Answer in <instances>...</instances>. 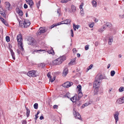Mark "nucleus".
<instances>
[{
  "label": "nucleus",
  "mask_w": 124,
  "mask_h": 124,
  "mask_svg": "<svg viewBox=\"0 0 124 124\" xmlns=\"http://www.w3.org/2000/svg\"><path fill=\"white\" fill-rule=\"evenodd\" d=\"M65 60V56H63L57 58L52 62V64L54 65L61 64Z\"/></svg>",
  "instance_id": "obj_1"
},
{
  "label": "nucleus",
  "mask_w": 124,
  "mask_h": 124,
  "mask_svg": "<svg viewBox=\"0 0 124 124\" xmlns=\"http://www.w3.org/2000/svg\"><path fill=\"white\" fill-rule=\"evenodd\" d=\"M47 30V29L45 27H40L37 31L36 33L37 35H40L41 33H43L46 31Z\"/></svg>",
  "instance_id": "obj_2"
},
{
  "label": "nucleus",
  "mask_w": 124,
  "mask_h": 124,
  "mask_svg": "<svg viewBox=\"0 0 124 124\" xmlns=\"http://www.w3.org/2000/svg\"><path fill=\"white\" fill-rule=\"evenodd\" d=\"M36 71L35 70H31L29 71L27 73V75L29 77H34L36 76Z\"/></svg>",
  "instance_id": "obj_3"
},
{
  "label": "nucleus",
  "mask_w": 124,
  "mask_h": 124,
  "mask_svg": "<svg viewBox=\"0 0 124 124\" xmlns=\"http://www.w3.org/2000/svg\"><path fill=\"white\" fill-rule=\"evenodd\" d=\"M73 113L76 118L80 120L81 119V116L74 109H73Z\"/></svg>",
  "instance_id": "obj_4"
},
{
  "label": "nucleus",
  "mask_w": 124,
  "mask_h": 124,
  "mask_svg": "<svg viewBox=\"0 0 124 124\" xmlns=\"http://www.w3.org/2000/svg\"><path fill=\"white\" fill-rule=\"evenodd\" d=\"M31 24V23L27 19H25L23 23V27L27 28L29 27Z\"/></svg>",
  "instance_id": "obj_5"
},
{
  "label": "nucleus",
  "mask_w": 124,
  "mask_h": 124,
  "mask_svg": "<svg viewBox=\"0 0 124 124\" xmlns=\"http://www.w3.org/2000/svg\"><path fill=\"white\" fill-rule=\"evenodd\" d=\"M100 81L95 79L94 81L93 84V87L96 88H98L100 84Z\"/></svg>",
  "instance_id": "obj_6"
},
{
  "label": "nucleus",
  "mask_w": 124,
  "mask_h": 124,
  "mask_svg": "<svg viewBox=\"0 0 124 124\" xmlns=\"http://www.w3.org/2000/svg\"><path fill=\"white\" fill-rule=\"evenodd\" d=\"M73 84L72 82H67L62 85L65 88H68L70 86Z\"/></svg>",
  "instance_id": "obj_7"
},
{
  "label": "nucleus",
  "mask_w": 124,
  "mask_h": 124,
  "mask_svg": "<svg viewBox=\"0 0 124 124\" xmlns=\"http://www.w3.org/2000/svg\"><path fill=\"white\" fill-rule=\"evenodd\" d=\"M0 14L2 16H3V17L6 18V14L5 13L4 10L1 5H0Z\"/></svg>",
  "instance_id": "obj_8"
},
{
  "label": "nucleus",
  "mask_w": 124,
  "mask_h": 124,
  "mask_svg": "<svg viewBox=\"0 0 124 124\" xmlns=\"http://www.w3.org/2000/svg\"><path fill=\"white\" fill-rule=\"evenodd\" d=\"M5 5L6 8L8 10H10L12 9V8L10 7V5L8 2H6L5 3Z\"/></svg>",
  "instance_id": "obj_9"
},
{
  "label": "nucleus",
  "mask_w": 124,
  "mask_h": 124,
  "mask_svg": "<svg viewBox=\"0 0 124 124\" xmlns=\"http://www.w3.org/2000/svg\"><path fill=\"white\" fill-rule=\"evenodd\" d=\"M119 115V113L118 112H116L115 114L114 115V116L115 119L116 120L115 123L116 124L117 123V121L118 120V115Z\"/></svg>",
  "instance_id": "obj_10"
},
{
  "label": "nucleus",
  "mask_w": 124,
  "mask_h": 124,
  "mask_svg": "<svg viewBox=\"0 0 124 124\" xmlns=\"http://www.w3.org/2000/svg\"><path fill=\"white\" fill-rule=\"evenodd\" d=\"M17 39L18 42V43H19V42L22 43V36L21 35L19 34L18 35L17 37Z\"/></svg>",
  "instance_id": "obj_11"
},
{
  "label": "nucleus",
  "mask_w": 124,
  "mask_h": 124,
  "mask_svg": "<svg viewBox=\"0 0 124 124\" xmlns=\"http://www.w3.org/2000/svg\"><path fill=\"white\" fill-rule=\"evenodd\" d=\"M103 78L102 76L101 75L99 74L96 76L95 79L99 81H100V82H101V80Z\"/></svg>",
  "instance_id": "obj_12"
},
{
  "label": "nucleus",
  "mask_w": 124,
  "mask_h": 124,
  "mask_svg": "<svg viewBox=\"0 0 124 124\" xmlns=\"http://www.w3.org/2000/svg\"><path fill=\"white\" fill-rule=\"evenodd\" d=\"M76 58L75 57L74 58L72 59L70 62L69 63V65H70L75 64H76Z\"/></svg>",
  "instance_id": "obj_13"
},
{
  "label": "nucleus",
  "mask_w": 124,
  "mask_h": 124,
  "mask_svg": "<svg viewBox=\"0 0 124 124\" xmlns=\"http://www.w3.org/2000/svg\"><path fill=\"white\" fill-rule=\"evenodd\" d=\"M26 2L28 3L30 5V8H31L34 4V3L32 0H25Z\"/></svg>",
  "instance_id": "obj_14"
},
{
  "label": "nucleus",
  "mask_w": 124,
  "mask_h": 124,
  "mask_svg": "<svg viewBox=\"0 0 124 124\" xmlns=\"http://www.w3.org/2000/svg\"><path fill=\"white\" fill-rule=\"evenodd\" d=\"M103 26L104 27V26L105 28L106 29V28L107 27L109 28L110 27H111L112 25L110 23L106 22Z\"/></svg>",
  "instance_id": "obj_15"
},
{
  "label": "nucleus",
  "mask_w": 124,
  "mask_h": 124,
  "mask_svg": "<svg viewBox=\"0 0 124 124\" xmlns=\"http://www.w3.org/2000/svg\"><path fill=\"white\" fill-rule=\"evenodd\" d=\"M77 95H76L73 97L71 98L70 99L71 101L73 102H76L77 100Z\"/></svg>",
  "instance_id": "obj_16"
},
{
  "label": "nucleus",
  "mask_w": 124,
  "mask_h": 124,
  "mask_svg": "<svg viewBox=\"0 0 124 124\" xmlns=\"http://www.w3.org/2000/svg\"><path fill=\"white\" fill-rule=\"evenodd\" d=\"M61 13V10L60 9H58L57 11L55 12V14L56 16L59 17L60 16Z\"/></svg>",
  "instance_id": "obj_17"
},
{
  "label": "nucleus",
  "mask_w": 124,
  "mask_h": 124,
  "mask_svg": "<svg viewBox=\"0 0 124 124\" xmlns=\"http://www.w3.org/2000/svg\"><path fill=\"white\" fill-rule=\"evenodd\" d=\"M76 7L74 5H72L71 6V10L70 11V12L74 13L76 11Z\"/></svg>",
  "instance_id": "obj_18"
},
{
  "label": "nucleus",
  "mask_w": 124,
  "mask_h": 124,
  "mask_svg": "<svg viewBox=\"0 0 124 124\" xmlns=\"http://www.w3.org/2000/svg\"><path fill=\"white\" fill-rule=\"evenodd\" d=\"M48 53L50 54H51L53 55L54 54V50L52 48H51L50 50H48L47 51Z\"/></svg>",
  "instance_id": "obj_19"
},
{
  "label": "nucleus",
  "mask_w": 124,
  "mask_h": 124,
  "mask_svg": "<svg viewBox=\"0 0 124 124\" xmlns=\"http://www.w3.org/2000/svg\"><path fill=\"white\" fill-rule=\"evenodd\" d=\"M68 72V69L67 68H65L63 71L62 74L64 76H66Z\"/></svg>",
  "instance_id": "obj_20"
},
{
  "label": "nucleus",
  "mask_w": 124,
  "mask_h": 124,
  "mask_svg": "<svg viewBox=\"0 0 124 124\" xmlns=\"http://www.w3.org/2000/svg\"><path fill=\"white\" fill-rule=\"evenodd\" d=\"M17 12L18 14L21 16H22L23 15V11L21 10H20L19 8H16Z\"/></svg>",
  "instance_id": "obj_21"
},
{
  "label": "nucleus",
  "mask_w": 124,
  "mask_h": 124,
  "mask_svg": "<svg viewBox=\"0 0 124 124\" xmlns=\"http://www.w3.org/2000/svg\"><path fill=\"white\" fill-rule=\"evenodd\" d=\"M23 44L22 42L21 43L19 42V43H18V46L19 47V48L22 51H23L24 50L23 48Z\"/></svg>",
  "instance_id": "obj_22"
},
{
  "label": "nucleus",
  "mask_w": 124,
  "mask_h": 124,
  "mask_svg": "<svg viewBox=\"0 0 124 124\" xmlns=\"http://www.w3.org/2000/svg\"><path fill=\"white\" fill-rule=\"evenodd\" d=\"M73 29L75 31L76 30V28L78 29L80 27L79 25H75L74 23L73 24Z\"/></svg>",
  "instance_id": "obj_23"
},
{
  "label": "nucleus",
  "mask_w": 124,
  "mask_h": 124,
  "mask_svg": "<svg viewBox=\"0 0 124 124\" xmlns=\"http://www.w3.org/2000/svg\"><path fill=\"white\" fill-rule=\"evenodd\" d=\"M71 21V20L69 19H66L64 21V22L63 23L66 24H70Z\"/></svg>",
  "instance_id": "obj_24"
},
{
  "label": "nucleus",
  "mask_w": 124,
  "mask_h": 124,
  "mask_svg": "<svg viewBox=\"0 0 124 124\" xmlns=\"http://www.w3.org/2000/svg\"><path fill=\"white\" fill-rule=\"evenodd\" d=\"M113 38L112 37H109L108 39V44L109 45H110L112 44V43L113 42Z\"/></svg>",
  "instance_id": "obj_25"
},
{
  "label": "nucleus",
  "mask_w": 124,
  "mask_h": 124,
  "mask_svg": "<svg viewBox=\"0 0 124 124\" xmlns=\"http://www.w3.org/2000/svg\"><path fill=\"white\" fill-rule=\"evenodd\" d=\"M45 51L44 50H42V49H40L39 50H33L32 51V53L33 54H35V52H37L38 51Z\"/></svg>",
  "instance_id": "obj_26"
},
{
  "label": "nucleus",
  "mask_w": 124,
  "mask_h": 124,
  "mask_svg": "<svg viewBox=\"0 0 124 124\" xmlns=\"http://www.w3.org/2000/svg\"><path fill=\"white\" fill-rule=\"evenodd\" d=\"M92 3L93 6L94 7H96L97 4L95 0H93L92 1Z\"/></svg>",
  "instance_id": "obj_27"
},
{
  "label": "nucleus",
  "mask_w": 124,
  "mask_h": 124,
  "mask_svg": "<svg viewBox=\"0 0 124 124\" xmlns=\"http://www.w3.org/2000/svg\"><path fill=\"white\" fill-rule=\"evenodd\" d=\"M105 29V28L104 26V27L103 26L102 28H100L98 29V31L99 32L101 33Z\"/></svg>",
  "instance_id": "obj_28"
},
{
  "label": "nucleus",
  "mask_w": 124,
  "mask_h": 124,
  "mask_svg": "<svg viewBox=\"0 0 124 124\" xmlns=\"http://www.w3.org/2000/svg\"><path fill=\"white\" fill-rule=\"evenodd\" d=\"M25 108L26 110V116H27L28 117L29 116L30 111L26 107Z\"/></svg>",
  "instance_id": "obj_29"
},
{
  "label": "nucleus",
  "mask_w": 124,
  "mask_h": 124,
  "mask_svg": "<svg viewBox=\"0 0 124 124\" xmlns=\"http://www.w3.org/2000/svg\"><path fill=\"white\" fill-rule=\"evenodd\" d=\"M116 102L117 103L119 104H121L123 103L121 99L120 98H119L117 100H116Z\"/></svg>",
  "instance_id": "obj_30"
},
{
  "label": "nucleus",
  "mask_w": 124,
  "mask_h": 124,
  "mask_svg": "<svg viewBox=\"0 0 124 124\" xmlns=\"http://www.w3.org/2000/svg\"><path fill=\"white\" fill-rule=\"evenodd\" d=\"M83 96L82 93L81 92V91H79L78 94V98H80L81 97Z\"/></svg>",
  "instance_id": "obj_31"
},
{
  "label": "nucleus",
  "mask_w": 124,
  "mask_h": 124,
  "mask_svg": "<svg viewBox=\"0 0 124 124\" xmlns=\"http://www.w3.org/2000/svg\"><path fill=\"white\" fill-rule=\"evenodd\" d=\"M71 0H60V2L62 3H66L69 1Z\"/></svg>",
  "instance_id": "obj_32"
},
{
  "label": "nucleus",
  "mask_w": 124,
  "mask_h": 124,
  "mask_svg": "<svg viewBox=\"0 0 124 124\" xmlns=\"http://www.w3.org/2000/svg\"><path fill=\"white\" fill-rule=\"evenodd\" d=\"M58 25H59V24H57V23L56 24H54L52 25L49 28L50 29H51L54 27H56Z\"/></svg>",
  "instance_id": "obj_33"
},
{
  "label": "nucleus",
  "mask_w": 124,
  "mask_h": 124,
  "mask_svg": "<svg viewBox=\"0 0 124 124\" xmlns=\"http://www.w3.org/2000/svg\"><path fill=\"white\" fill-rule=\"evenodd\" d=\"M23 21H20L19 22V25L20 26H21L22 27H23Z\"/></svg>",
  "instance_id": "obj_34"
},
{
  "label": "nucleus",
  "mask_w": 124,
  "mask_h": 124,
  "mask_svg": "<svg viewBox=\"0 0 124 124\" xmlns=\"http://www.w3.org/2000/svg\"><path fill=\"white\" fill-rule=\"evenodd\" d=\"M115 73V72L114 70H112L110 72L111 76H113Z\"/></svg>",
  "instance_id": "obj_35"
},
{
  "label": "nucleus",
  "mask_w": 124,
  "mask_h": 124,
  "mask_svg": "<svg viewBox=\"0 0 124 124\" xmlns=\"http://www.w3.org/2000/svg\"><path fill=\"white\" fill-rule=\"evenodd\" d=\"M77 88H78V91H81V86L80 85H78L77 86Z\"/></svg>",
  "instance_id": "obj_36"
},
{
  "label": "nucleus",
  "mask_w": 124,
  "mask_h": 124,
  "mask_svg": "<svg viewBox=\"0 0 124 124\" xmlns=\"http://www.w3.org/2000/svg\"><path fill=\"white\" fill-rule=\"evenodd\" d=\"M40 1L39 0L38 2V3H36L37 6L38 8H39V6L40 5Z\"/></svg>",
  "instance_id": "obj_37"
},
{
  "label": "nucleus",
  "mask_w": 124,
  "mask_h": 124,
  "mask_svg": "<svg viewBox=\"0 0 124 124\" xmlns=\"http://www.w3.org/2000/svg\"><path fill=\"white\" fill-rule=\"evenodd\" d=\"M55 77L54 76L53 78V79H52L51 77V78H50V81H51V82H53L55 79Z\"/></svg>",
  "instance_id": "obj_38"
},
{
  "label": "nucleus",
  "mask_w": 124,
  "mask_h": 124,
  "mask_svg": "<svg viewBox=\"0 0 124 124\" xmlns=\"http://www.w3.org/2000/svg\"><path fill=\"white\" fill-rule=\"evenodd\" d=\"M38 104L37 103H35L34 105V108L35 109H37L38 107Z\"/></svg>",
  "instance_id": "obj_39"
},
{
  "label": "nucleus",
  "mask_w": 124,
  "mask_h": 124,
  "mask_svg": "<svg viewBox=\"0 0 124 124\" xmlns=\"http://www.w3.org/2000/svg\"><path fill=\"white\" fill-rule=\"evenodd\" d=\"M98 88H95V89L94 91V94H97V92H98Z\"/></svg>",
  "instance_id": "obj_40"
},
{
  "label": "nucleus",
  "mask_w": 124,
  "mask_h": 124,
  "mask_svg": "<svg viewBox=\"0 0 124 124\" xmlns=\"http://www.w3.org/2000/svg\"><path fill=\"white\" fill-rule=\"evenodd\" d=\"M34 40L33 39H32L31 41L30 42L29 44L31 45H33L34 44Z\"/></svg>",
  "instance_id": "obj_41"
},
{
  "label": "nucleus",
  "mask_w": 124,
  "mask_h": 124,
  "mask_svg": "<svg viewBox=\"0 0 124 124\" xmlns=\"http://www.w3.org/2000/svg\"><path fill=\"white\" fill-rule=\"evenodd\" d=\"M6 41L7 42H9L10 40L9 37L8 36H7L6 38Z\"/></svg>",
  "instance_id": "obj_42"
},
{
  "label": "nucleus",
  "mask_w": 124,
  "mask_h": 124,
  "mask_svg": "<svg viewBox=\"0 0 124 124\" xmlns=\"http://www.w3.org/2000/svg\"><path fill=\"white\" fill-rule=\"evenodd\" d=\"M45 64L43 63H41L39 64V66L42 67H45Z\"/></svg>",
  "instance_id": "obj_43"
},
{
  "label": "nucleus",
  "mask_w": 124,
  "mask_h": 124,
  "mask_svg": "<svg viewBox=\"0 0 124 124\" xmlns=\"http://www.w3.org/2000/svg\"><path fill=\"white\" fill-rule=\"evenodd\" d=\"M11 55L12 56L13 59H15V54L14 52L12 53H11Z\"/></svg>",
  "instance_id": "obj_44"
},
{
  "label": "nucleus",
  "mask_w": 124,
  "mask_h": 124,
  "mask_svg": "<svg viewBox=\"0 0 124 124\" xmlns=\"http://www.w3.org/2000/svg\"><path fill=\"white\" fill-rule=\"evenodd\" d=\"M124 88H123V87H120L119 89V91L120 92H122L123 91V89H124Z\"/></svg>",
  "instance_id": "obj_45"
},
{
  "label": "nucleus",
  "mask_w": 124,
  "mask_h": 124,
  "mask_svg": "<svg viewBox=\"0 0 124 124\" xmlns=\"http://www.w3.org/2000/svg\"><path fill=\"white\" fill-rule=\"evenodd\" d=\"M89 27L90 28H92L94 26V23L93 22L92 23L90 24L89 25Z\"/></svg>",
  "instance_id": "obj_46"
},
{
  "label": "nucleus",
  "mask_w": 124,
  "mask_h": 124,
  "mask_svg": "<svg viewBox=\"0 0 124 124\" xmlns=\"http://www.w3.org/2000/svg\"><path fill=\"white\" fill-rule=\"evenodd\" d=\"M50 73H51L50 72H49L47 74V77L48 78H51V76L50 75Z\"/></svg>",
  "instance_id": "obj_47"
},
{
  "label": "nucleus",
  "mask_w": 124,
  "mask_h": 124,
  "mask_svg": "<svg viewBox=\"0 0 124 124\" xmlns=\"http://www.w3.org/2000/svg\"><path fill=\"white\" fill-rule=\"evenodd\" d=\"M89 45H86L85 47V50H87L89 49Z\"/></svg>",
  "instance_id": "obj_48"
},
{
  "label": "nucleus",
  "mask_w": 124,
  "mask_h": 124,
  "mask_svg": "<svg viewBox=\"0 0 124 124\" xmlns=\"http://www.w3.org/2000/svg\"><path fill=\"white\" fill-rule=\"evenodd\" d=\"M91 104V103H89V102L88 103V102H86L84 105V106H87L88 105H89V104Z\"/></svg>",
  "instance_id": "obj_49"
},
{
  "label": "nucleus",
  "mask_w": 124,
  "mask_h": 124,
  "mask_svg": "<svg viewBox=\"0 0 124 124\" xmlns=\"http://www.w3.org/2000/svg\"><path fill=\"white\" fill-rule=\"evenodd\" d=\"M93 65L92 64H91L89 67L88 68V70H89L91 69L92 67H93Z\"/></svg>",
  "instance_id": "obj_50"
},
{
  "label": "nucleus",
  "mask_w": 124,
  "mask_h": 124,
  "mask_svg": "<svg viewBox=\"0 0 124 124\" xmlns=\"http://www.w3.org/2000/svg\"><path fill=\"white\" fill-rule=\"evenodd\" d=\"M71 36L72 37H73L74 36L73 34V30L72 29H71Z\"/></svg>",
  "instance_id": "obj_51"
},
{
  "label": "nucleus",
  "mask_w": 124,
  "mask_h": 124,
  "mask_svg": "<svg viewBox=\"0 0 124 124\" xmlns=\"http://www.w3.org/2000/svg\"><path fill=\"white\" fill-rule=\"evenodd\" d=\"M119 17L121 18H124V14L123 15H119Z\"/></svg>",
  "instance_id": "obj_52"
},
{
  "label": "nucleus",
  "mask_w": 124,
  "mask_h": 124,
  "mask_svg": "<svg viewBox=\"0 0 124 124\" xmlns=\"http://www.w3.org/2000/svg\"><path fill=\"white\" fill-rule=\"evenodd\" d=\"M6 26H8V23L5 21H4L3 23Z\"/></svg>",
  "instance_id": "obj_53"
},
{
  "label": "nucleus",
  "mask_w": 124,
  "mask_h": 124,
  "mask_svg": "<svg viewBox=\"0 0 124 124\" xmlns=\"http://www.w3.org/2000/svg\"><path fill=\"white\" fill-rule=\"evenodd\" d=\"M53 108H56L57 109L58 107V106L57 105H54V106L53 107Z\"/></svg>",
  "instance_id": "obj_54"
},
{
  "label": "nucleus",
  "mask_w": 124,
  "mask_h": 124,
  "mask_svg": "<svg viewBox=\"0 0 124 124\" xmlns=\"http://www.w3.org/2000/svg\"><path fill=\"white\" fill-rule=\"evenodd\" d=\"M28 7V6L26 4H24V8H27Z\"/></svg>",
  "instance_id": "obj_55"
},
{
  "label": "nucleus",
  "mask_w": 124,
  "mask_h": 124,
  "mask_svg": "<svg viewBox=\"0 0 124 124\" xmlns=\"http://www.w3.org/2000/svg\"><path fill=\"white\" fill-rule=\"evenodd\" d=\"M64 22V21H62V22H61L60 23H57V24H59V25H60L61 24H64L63 23Z\"/></svg>",
  "instance_id": "obj_56"
},
{
  "label": "nucleus",
  "mask_w": 124,
  "mask_h": 124,
  "mask_svg": "<svg viewBox=\"0 0 124 124\" xmlns=\"http://www.w3.org/2000/svg\"><path fill=\"white\" fill-rule=\"evenodd\" d=\"M27 122L25 120H23L22 122V123L23 124H26Z\"/></svg>",
  "instance_id": "obj_57"
},
{
  "label": "nucleus",
  "mask_w": 124,
  "mask_h": 124,
  "mask_svg": "<svg viewBox=\"0 0 124 124\" xmlns=\"http://www.w3.org/2000/svg\"><path fill=\"white\" fill-rule=\"evenodd\" d=\"M73 52L74 53H75L76 52V48H74L73 50Z\"/></svg>",
  "instance_id": "obj_58"
},
{
  "label": "nucleus",
  "mask_w": 124,
  "mask_h": 124,
  "mask_svg": "<svg viewBox=\"0 0 124 124\" xmlns=\"http://www.w3.org/2000/svg\"><path fill=\"white\" fill-rule=\"evenodd\" d=\"M83 3H82L81 5L80 6L79 8L80 9H82L83 8L82 6H83Z\"/></svg>",
  "instance_id": "obj_59"
},
{
  "label": "nucleus",
  "mask_w": 124,
  "mask_h": 124,
  "mask_svg": "<svg viewBox=\"0 0 124 124\" xmlns=\"http://www.w3.org/2000/svg\"><path fill=\"white\" fill-rule=\"evenodd\" d=\"M80 13L81 14V15L82 16H83L84 15V11H80Z\"/></svg>",
  "instance_id": "obj_60"
},
{
  "label": "nucleus",
  "mask_w": 124,
  "mask_h": 124,
  "mask_svg": "<svg viewBox=\"0 0 124 124\" xmlns=\"http://www.w3.org/2000/svg\"><path fill=\"white\" fill-rule=\"evenodd\" d=\"M120 98L121 99L123 103L124 102V97Z\"/></svg>",
  "instance_id": "obj_61"
},
{
  "label": "nucleus",
  "mask_w": 124,
  "mask_h": 124,
  "mask_svg": "<svg viewBox=\"0 0 124 124\" xmlns=\"http://www.w3.org/2000/svg\"><path fill=\"white\" fill-rule=\"evenodd\" d=\"M35 119L36 120L37 119V118H38V115L36 114L35 115Z\"/></svg>",
  "instance_id": "obj_62"
},
{
  "label": "nucleus",
  "mask_w": 124,
  "mask_h": 124,
  "mask_svg": "<svg viewBox=\"0 0 124 124\" xmlns=\"http://www.w3.org/2000/svg\"><path fill=\"white\" fill-rule=\"evenodd\" d=\"M39 118L40 120H41L44 118V117L43 116H41Z\"/></svg>",
  "instance_id": "obj_63"
},
{
  "label": "nucleus",
  "mask_w": 124,
  "mask_h": 124,
  "mask_svg": "<svg viewBox=\"0 0 124 124\" xmlns=\"http://www.w3.org/2000/svg\"><path fill=\"white\" fill-rule=\"evenodd\" d=\"M1 20L2 21V22L3 23L4 21V19L3 18H1Z\"/></svg>",
  "instance_id": "obj_64"
}]
</instances>
